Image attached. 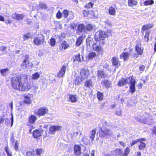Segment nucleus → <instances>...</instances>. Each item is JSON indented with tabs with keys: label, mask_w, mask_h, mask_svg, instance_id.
Masks as SVG:
<instances>
[{
	"label": "nucleus",
	"mask_w": 156,
	"mask_h": 156,
	"mask_svg": "<svg viewBox=\"0 0 156 156\" xmlns=\"http://www.w3.org/2000/svg\"><path fill=\"white\" fill-rule=\"evenodd\" d=\"M23 75H17L12 78L11 85L14 89L20 91Z\"/></svg>",
	"instance_id": "1"
},
{
	"label": "nucleus",
	"mask_w": 156,
	"mask_h": 156,
	"mask_svg": "<svg viewBox=\"0 0 156 156\" xmlns=\"http://www.w3.org/2000/svg\"><path fill=\"white\" fill-rule=\"evenodd\" d=\"M21 83L20 91H27L31 88L30 83L28 81L27 76V75L23 74Z\"/></svg>",
	"instance_id": "2"
},
{
	"label": "nucleus",
	"mask_w": 156,
	"mask_h": 156,
	"mask_svg": "<svg viewBox=\"0 0 156 156\" xmlns=\"http://www.w3.org/2000/svg\"><path fill=\"white\" fill-rule=\"evenodd\" d=\"M130 152L129 148L126 147L124 151V152L121 149L117 148L112 151L111 152L114 156H127Z\"/></svg>",
	"instance_id": "3"
},
{
	"label": "nucleus",
	"mask_w": 156,
	"mask_h": 156,
	"mask_svg": "<svg viewBox=\"0 0 156 156\" xmlns=\"http://www.w3.org/2000/svg\"><path fill=\"white\" fill-rule=\"evenodd\" d=\"M106 36V34L105 32L100 30L96 33L94 38L96 41H98L99 39L102 40L105 39Z\"/></svg>",
	"instance_id": "4"
},
{
	"label": "nucleus",
	"mask_w": 156,
	"mask_h": 156,
	"mask_svg": "<svg viewBox=\"0 0 156 156\" xmlns=\"http://www.w3.org/2000/svg\"><path fill=\"white\" fill-rule=\"evenodd\" d=\"M29 57L24 59L21 64V66L22 69H28L31 68L32 66V63L28 59Z\"/></svg>",
	"instance_id": "5"
},
{
	"label": "nucleus",
	"mask_w": 156,
	"mask_h": 156,
	"mask_svg": "<svg viewBox=\"0 0 156 156\" xmlns=\"http://www.w3.org/2000/svg\"><path fill=\"white\" fill-rule=\"evenodd\" d=\"M44 41V37L42 35H40L38 37L35 38L34 39V43L35 44L40 45L43 43Z\"/></svg>",
	"instance_id": "6"
},
{
	"label": "nucleus",
	"mask_w": 156,
	"mask_h": 156,
	"mask_svg": "<svg viewBox=\"0 0 156 156\" xmlns=\"http://www.w3.org/2000/svg\"><path fill=\"white\" fill-rule=\"evenodd\" d=\"M48 110L46 107H41L37 110L36 114L38 116H43L48 112Z\"/></svg>",
	"instance_id": "7"
},
{
	"label": "nucleus",
	"mask_w": 156,
	"mask_h": 156,
	"mask_svg": "<svg viewBox=\"0 0 156 156\" xmlns=\"http://www.w3.org/2000/svg\"><path fill=\"white\" fill-rule=\"evenodd\" d=\"M133 76L129 77H127L126 79L122 78L119 80L118 85L119 86H123L126 83L129 84V82L130 81L132 80Z\"/></svg>",
	"instance_id": "8"
},
{
	"label": "nucleus",
	"mask_w": 156,
	"mask_h": 156,
	"mask_svg": "<svg viewBox=\"0 0 156 156\" xmlns=\"http://www.w3.org/2000/svg\"><path fill=\"white\" fill-rule=\"evenodd\" d=\"M92 47L93 49L98 53H102L103 51L101 46L100 44H98L97 42L94 43Z\"/></svg>",
	"instance_id": "9"
},
{
	"label": "nucleus",
	"mask_w": 156,
	"mask_h": 156,
	"mask_svg": "<svg viewBox=\"0 0 156 156\" xmlns=\"http://www.w3.org/2000/svg\"><path fill=\"white\" fill-rule=\"evenodd\" d=\"M129 84H130L131 85L129 87V91L131 93H133L135 92V81L133 79V76L132 78V80H131L130 81V82H129Z\"/></svg>",
	"instance_id": "10"
},
{
	"label": "nucleus",
	"mask_w": 156,
	"mask_h": 156,
	"mask_svg": "<svg viewBox=\"0 0 156 156\" xmlns=\"http://www.w3.org/2000/svg\"><path fill=\"white\" fill-rule=\"evenodd\" d=\"M74 154L76 156H79L81 154V148L80 146L75 145L74 147Z\"/></svg>",
	"instance_id": "11"
},
{
	"label": "nucleus",
	"mask_w": 156,
	"mask_h": 156,
	"mask_svg": "<svg viewBox=\"0 0 156 156\" xmlns=\"http://www.w3.org/2000/svg\"><path fill=\"white\" fill-rule=\"evenodd\" d=\"M132 50L130 49L129 50V53L127 52H123L120 55V58H122L124 61L126 60L129 58L130 55V52H131Z\"/></svg>",
	"instance_id": "12"
},
{
	"label": "nucleus",
	"mask_w": 156,
	"mask_h": 156,
	"mask_svg": "<svg viewBox=\"0 0 156 156\" xmlns=\"http://www.w3.org/2000/svg\"><path fill=\"white\" fill-rule=\"evenodd\" d=\"M61 129L62 127L61 126H52L49 128V132L50 133H52L56 131L61 130Z\"/></svg>",
	"instance_id": "13"
},
{
	"label": "nucleus",
	"mask_w": 156,
	"mask_h": 156,
	"mask_svg": "<svg viewBox=\"0 0 156 156\" xmlns=\"http://www.w3.org/2000/svg\"><path fill=\"white\" fill-rule=\"evenodd\" d=\"M89 74L88 71L86 70H81L80 72L81 77L84 80L87 78Z\"/></svg>",
	"instance_id": "14"
},
{
	"label": "nucleus",
	"mask_w": 156,
	"mask_h": 156,
	"mask_svg": "<svg viewBox=\"0 0 156 156\" xmlns=\"http://www.w3.org/2000/svg\"><path fill=\"white\" fill-rule=\"evenodd\" d=\"M32 94H28L27 95L24 96V99L23 102L26 104H29L31 102L30 98L32 96Z\"/></svg>",
	"instance_id": "15"
},
{
	"label": "nucleus",
	"mask_w": 156,
	"mask_h": 156,
	"mask_svg": "<svg viewBox=\"0 0 156 156\" xmlns=\"http://www.w3.org/2000/svg\"><path fill=\"white\" fill-rule=\"evenodd\" d=\"M66 69V67L64 66H63L61 68L60 70L57 73V76L58 77H63L65 74Z\"/></svg>",
	"instance_id": "16"
},
{
	"label": "nucleus",
	"mask_w": 156,
	"mask_h": 156,
	"mask_svg": "<svg viewBox=\"0 0 156 156\" xmlns=\"http://www.w3.org/2000/svg\"><path fill=\"white\" fill-rule=\"evenodd\" d=\"M111 61L112 65L114 66H120V63L118 60V57H113Z\"/></svg>",
	"instance_id": "17"
},
{
	"label": "nucleus",
	"mask_w": 156,
	"mask_h": 156,
	"mask_svg": "<svg viewBox=\"0 0 156 156\" xmlns=\"http://www.w3.org/2000/svg\"><path fill=\"white\" fill-rule=\"evenodd\" d=\"M106 76L105 74L104 71L101 70H99L98 71V79L100 80L102 78H105Z\"/></svg>",
	"instance_id": "18"
},
{
	"label": "nucleus",
	"mask_w": 156,
	"mask_h": 156,
	"mask_svg": "<svg viewBox=\"0 0 156 156\" xmlns=\"http://www.w3.org/2000/svg\"><path fill=\"white\" fill-rule=\"evenodd\" d=\"M136 51L138 55H142L143 48H141V44H139L136 45Z\"/></svg>",
	"instance_id": "19"
},
{
	"label": "nucleus",
	"mask_w": 156,
	"mask_h": 156,
	"mask_svg": "<svg viewBox=\"0 0 156 156\" xmlns=\"http://www.w3.org/2000/svg\"><path fill=\"white\" fill-rule=\"evenodd\" d=\"M42 132V130L40 131L38 130H34L33 132V135L34 138H37L41 135Z\"/></svg>",
	"instance_id": "20"
},
{
	"label": "nucleus",
	"mask_w": 156,
	"mask_h": 156,
	"mask_svg": "<svg viewBox=\"0 0 156 156\" xmlns=\"http://www.w3.org/2000/svg\"><path fill=\"white\" fill-rule=\"evenodd\" d=\"M12 17L13 19L17 20H22L24 17V16L22 14H20L15 13L12 15Z\"/></svg>",
	"instance_id": "21"
},
{
	"label": "nucleus",
	"mask_w": 156,
	"mask_h": 156,
	"mask_svg": "<svg viewBox=\"0 0 156 156\" xmlns=\"http://www.w3.org/2000/svg\"><path fill=\"white\" fill-rule=\"evenodd\" d=\"M108 13L111 15L115 16V15L116 9L113 6L110 7L108 9Z\"/></svg>",
	"instance_id": "22"
},
{
	"label": "nucleus",
	"mask_w": 156,
	"mask_h": 156,
	"mask_svg": "<svg viewBox=\"0 0 156 156\" xmlns=\"http://www.w3.org/2000/svg\"><path fill=\"white\" fill-rule=\"evenodd\" d=\"M69 101L72 103H75L77 101V98L76 95H70L69 96Z\"/></svg>",
	"instance_id": "23"
},
{
	"label": "nucleus",
	"mask_w": 156,
	"mask_h": 156,
	"mask_svg": "<svg viewBox=\"0 0 156 156\" xmlns=\"http://www.w3.org/2000/svg\"><path fill=\"white\" fill-rule=\"evenodd\" d=\"M37 119L36 116L34 115H30L29 117V121L30 123H33L35 122Z\"/></svg>",
	"instance_id": "24"
},
{
	"label": "nucleus",
	"mask_w": 156,
	"mask_h": 156,
	"mask_svg": "<svg viewBox=\"0 0 156 156\" xmlns=\"http://www.w3.org/2000/svg\"><path fill=\"white\" fill-rule=\"evenodd\" d=\"M86 44L87 46H89L91 45L93 46L94 44L93 42V39L91 37H89L86 39Z\"/></svg>",
	"instance_id": "25"
},
{
	"label": "nucleus",
	"mask_w": 156,
	"mask_h": 156,
	"mask_svg": "<svg viewBox=\"0 0 156 156\" xmlns=\"http://www.w3.org/2000/svg\"><path fill=\"white\" fill-rule=\"evenodd\" d=\"M102 132L104 133L105 136H111L113 134V132L108 129H105L104 131H102Z\"/></svg>",
	"instance_id": "26"
},
{
	"label": "nucleus",
	"mask_w": 156,
	"mask_h": 156,
	"mask_svg": "<svg viewBox=\"0 0 156 156\" xmlns=\"http://www.w3.org/2000/svg\"><path fill=\"white\" fill-rule=\"evenodd\" d=\"M102 84L104 85L106 87L108 88L110 87L111 82L107 80H105L102 81Z\"/></svg>",
	"instance_id": "27"
},
{
	"label": "nucleus",
	"mask_w": 156,
	"mask_h": 156,
	"mask_svg": "<svg viewBox=\"0 0 156 156\" xmlns=\"http://www.w3.org/2000/svg\"><path fill=\"white\" fill-rule=\"evenodd\" d=\"M73 62H81V59L80 58V55L79 54H78L74 56L73 58Z\"/></svg>",
	"instance_id": "28"
},
{
	"label": "nucleus",
	"mask_w": 156,
	"mask_h": 156,
	"mask_svg": "<svg viewBox=\"0 0 156 156\" xmlns=\"http://www.w3.org/2000/svg\"><path fill=\"white\" fill-rule=\"evenodd\" d=\"M97 56L95 52H92L89 53L88 55V58L90 59H93Z\"/></svg>",
	"instance_id": "29"
},
{
	"label": "nucleus",
	"mask_w": 156,
	"mask_h": 156,
	"mask_svg": "<svg viewBox=\"0 0 156 156\" xmlns=\"http://www.w3.org/2000/svg\"><path fill=\"white\" fill-rule=\"evenodd\" d=\"M152 27L153 25L152 24H148L144 25L142 27V30L144 31L146 30L149 29L151 28Z\"/></svg>",
	"instance_id": "30"
},
{
	"label": "nucleus",
	"mask_w": 156,
	"mask_h": 156,
	"mask_svg": "<svg viewBox=\"0 0 156 156\" xmlns=\"http://www.w3.org/2000/svg\"><path fill=\"white\" fill-rule=\"evenodd\" d=\"M128 4L129 6H132L133 5H136L137 4V2L135 0H129Z\"/></svg>",
	"instance_id": "31"
},
{
	"label": "nucleus",
	"mask_w": 156,
	"mask_h": 156,
	"mask_svg": "<svg viewBox=\"0 0 156 156\" xmlns=\"http://www.w3.org/2000/svg\"><path fill=\"white\" fill-rule=\"evenodd\" d=\"M96 131L94 130H93L90 132V137L92 141L94 140L95 135Z\"/></svg>",
	"instance_id": "32"
},
{
	"label": "nucleus",
	"mask_w": 156,
	"mask_h": 156,
	"mask_svg": "<svg viewBox=\"0 0 156 156\" xmlns=\"http://www.w3.org/2000/svg\"><path fill=\"white\" fill-rule=\"evenodd\" d=\"M78 29L79 31L82 32L85 29V27L83 24H80L78 26Z\"/></svg>",
	"instance_id": "33"
},
{
	"label": "nucleus",
	"mask_w": 156,
	"mask_h": 156,
	"mask_svg": "<svg viewBox=\"0 0 156 156\" xmlns=\"http://www.w3.org/2000/svg\"><path fill=\"white\" fill-rule=\"evenodd\" d=\"M83 41V37H79L77 40L76 42V46H78L80 45Z\"/></svg>",
	"instance_id": "34"
},
{
	"label": "nucleus",
	"mask_w": 156,
	"mask_h": 156,
	"mask_svg": "<svg viewBox=\"0 0 156 156\" xmlns=\"http://www.w3.org/2000/svg\"><path fill=\"white\" fill-rule=\"evenodd\" d=\"M30 38H31V36L30 34L29 33L23 34L22 37L23 41L27 40Z\"/></svg>",
	"instance_id": "35"
},
{
	"label": "nucleus",
	"mask_w": 156,
	"mask_h": 156,
	"mask_svg": "<svg viewBox=\"0 0 156 156\" xmlns=\"http://www.w3.org/2000/svg\"><path fill=\"white\" fill-rule=\"evenodd\" d=\"M83 80L79 76H77L76 77V79L75 82V84H79L80 83H81Z\"/></svg>",
	"instance_id": "36"
},
{
	"label": "nucleus",
	"mask_w": 156,
	"mask_h": 156,
	"mask_svg": "<svg viewBox=\"0 0 156 156\" xmlns=\"http://www.w3.org/2000/svg\"><path fill=\"white\" fill-rule=\"evenodd\" d=\"M85 86L88 87H92V81L90 80H88L85 82Z\"/></svg>",
	"instance_id": "37"
},
{
	"label": "nucleus",
	"mask_w": 156,
	"mask_h": 156,
	"mask_svg": "<svg viewBox=\"0 0 156 156\" xmlns=\"http://www.w3.org/2000/svg\"><path fill=\"white\" fill-rule=\"evenodd\" d=\"M97 97L99 100H102L103 98V95L100 92L98 91L97 93Z\"/></svg>",
	"instance_id": "38"
},
{
	"label": "nucleus",
	"mask_w": 156,
	"mask_h": 156,
	"mask_svg": "<svg viewBox=\"0 0 156 156\" xmlns=\"http://www.w3.org/2000/svg\"><path fill=\"white\" fill-rule=\"evenodd\" d=\"M154 3V1L153 0H147L144 2V3L145 5H148L153 4Z\"/></svg>",
	"instance_id": "39"
},
{
	"label": "nucleus",
	"mask_w": 156,
	"mask_h": 156,
	"mask_svg": "<svg viewBox=\"0 0 156 156\" xmlns=\"http://www.w3.org/2000/svg\"><path fill=\"white\" fill-rule=\"evenodd\" d=\"M40 77V74L38 72H36L32 75V79L34 80H37Z\"/></svg>",
	"instance_id": "40"
},
{
	"label": "nucleus",
	"mask_w": 156,
	"mask_h": 156,
	"mask_svg": "<svg viewBox=\"0 0 156 156\" xmlns=\"http://www.w3.org/2000/svg\"><path fill=\"white\" fill-rule=\"evenodd\" d=\"M140 144L139 145L138 147L140 150H143L146 147V145L145 143L143 142H140Z\"/></svg>",
	"instance_id": "41"
},
{
	"label": "nucleus",
	"mask_w": 156,
	"mask_h": 156,
	"mask_svg": "<svg viewBox=\"0 0 156 156\" xmlns=\"http://www.w3.org/2000/svg\"><path fill=\"white\" fill-rule=\"evenodd\" d=\"M61 46L62 49L64 48L65 49H67L69 46L68 44H67V43L65 41H63L62 42L61 44Z\"/></svg>",
	"instance_id": "42"
},
{
	"label": "nucleus",
	"mask_w": 156,
	"mask_h": 156,
	"mask_svg": "<svg viewBox=\"0 0 156 156\" xmlns=\"http://www.w3.org/2000/svg\"><path fill=\"white\" fill-rule=\"evenodd\" d=\"M104 23L105 25L111 27L112 26L111 22L109 20H106L105 21Z\"/></svg>",
	"instance_id": "43"
},
{
	"label": "nucleus",
	"mask_w": 156,
	"mask_h": 156,
	"mask_svg": "<svg viewBox=\"0 0 156 156\" xmlns=\"http://www.w3.org/2000/svg\"><path fill=\"white\" fill-rule=\"evenodd\" d=\"M149 31L147 30L146 31V32L145 35V36H144V40H145V41H146L147 42H148V41H149L148 37H149Z\"/></svg>",
	"instance_id": "44"
},
{
	"label": "nucleus",
	"mask_w": 156,
	"mask_h": 156,
	"mask_svg": "<svg viewBox=\"0 0 156 156\" xmlns=\"http://www.w3.org/2000/svg\"><path fill=\"white\" fill-rule=\"evenodd\" d=\"M8 70L9 69L7 68L2 69L0 71V73L2 76H5L6 75L7 72H8Z\"/></svg>",
	"instance_id": "45"
},
{
	"label": "nucleus",
	"mask_w": 156,
	"mask_h": 156,
	"mask_svg": "<svg viewBox=\"0 0 156 156\" xmlns=\"http://www.w3.org/2000/svg\"><path fill=\"white\" fill-rule=\"evenodd\" d=\"M49 43L51 46H54L55 44V39L53 38H51L50 41H49Z\"/></svg>",
	"instance_id": "46"
},
{
	"label": "nucleus",
	"mask_w": 156,
	"mask_h": 156,
	"mask_svg": "<svg viewBox=\"0 0 156 156\" xmlns=\"http://www.w3.org/2000/svg\"><path fill=\"white\" fill-rule=\"evenodd\" d=\"M93 28V26L91 24H87L85 27V29L88 31L91 30Z\"/></svg>",
	"instance_id": "47"
},
{
	"label": "nucleus",
	"mask_w": 156,
	"mask_h": 156,
	"mask_svg": "<svg viewBox=\"0 0 156 156\" xmlns=\"http://www.w3.org/2000/svg\"><path fill=\"white\" fill-rule=\"evenodd\" d=\"M62 14L65 18H67L69 14L68 11L66 10H64L62 12Z\"/></svg>",
	"instance_id": "48"
},
{
	"label": "nucleus",
	"mask_w": 156,
	"mask_h": 156,
	"mask_svg": "<svg viewBox=\"0 0 156 156\" xmlns=\"http://www.w3.org/2000/svg\"><path fill=\"white\" fill-rule=\"evenodd\" d=\"M43 151L42 149H37L36 150V154L39 155H40L41 154L43 153Z\"/></svg>",
	"instance_id": "49"
},
{
	"label": "nucleus",
	"mask_w": 156,
	"mask_h": 156,
	"mask_svg": "<svg viewBox=\"0 0 156 156\" xmlns=\"http://www.w3.org/2000/svg\"><path fill=\"white\" fill-rule=\"evenodd\" d=\"M27 156H36V155L31 151H28L27 153Z\"/></svg>",
	"instance_id": "50"
},
{
	"label": "nucleus",
	"mask_w": 156,
	"mask_h": 156,
	"mask_svg": "<svg viewBox=\"0 0 156 156\" xmlns=\"http://www.w3.org/2000/svg\"><path fill=\"white\" fill-rule=\"evenodd\" d=\"M62 14L60 11H58L56 14V17L58 19H60L61 18Z\"/></svg>",
	"instance_id": "51"
},
{
	"label": "nucleus",
	"mask_w": 156,
	"mask_h": 156,
	"mask_svg": "<svg viewBox=\"0 0 156 156\" xmlns=\"http://www.w3.org/2000/svg\"><path fill=\"white\" fill-rule=\"evenodd\" d=\"M136 119L137 121H138L139 122H142L144 123H146L147 122V120L146 119H144L142 121L140 119H139L138 118H136Z\"/></svg>",
	"instance_id": "52"
},
{
	"label": "nucleus",
	"mask_w": 156,
	"mask_h": 156,
	"mask_svg": "<svg viewBox=\"0 0 156 156\" xmlns=\"http://www.w3.org/2000/svg\"><path fill=\"white\" fill-rule=\"evenodd\" d=\"M68 19L70 20L74 18V15L72 13H69L68 16Z\"/></svg>",
	"instance_id": "53"
},
{
	"label": "nucleus",
	"mask_w": 156,
	"mask_h": 156,
	"mask_svg": "<svg viewBox=\"0 0 156 156\" xmlns=\"http://www.w3.org/2000/svg\"><path fill=\"white\" fill-rule=\"evenodd\" d=\"M40 7L42 9H45L47 8L46 5L44 4L41 3L39 5Z\"/></svg>",
	"instance_id": "54"
},
{
	"label": "nucleus",
	"mask_w": 156,
	"mask_h": 156,
	"mask_svg": "<svg viewBox=\"0 0 156 156\" xmlns=\"http://www.w3.org/2000/svg\"><path fill=\"white\" fill-rule=\"evenodd\" d=\"M94 4H92L91 2H89L88 4H86L85 7L88 8H90L92 7Z\"/></svg>",
	"instance_id": "55"
},
{
	"label": "nucleus",
	"mask_w": 156,
	"mask_h": 156,
	"mask_svg": "<svg viewBox=\"0 0 156 156\" xmlns=\"http://www.w3.org/2000/svg\"><path fill=\"white\" fill-rule=\"evenodd\" d=\"M89 12L86 11H83V14L84 16H88V15L89 14Z\"/></svg>",
	"instance_id": "56"
},
{
	"label": "nucleus",
	"mask_w": 156,
	"mask_h": 156,
	"mask_svg": "<svg viewBox=\"0 0 156 156\" xmlns=\"http://www.w3.org/2000/svg\"><path fill=\"white\" fill-rule=\"evenodd\" d=\"M139 140L137 139L133 140L131 144V146H133L135 144L137 143V142H139Z\"/></svg>",
	"instance_id": "57"
},
{
	"label": "nucleus",
	"mask_w": 156,
	"mask_h": 156,
	"mask_svg": "<svg viewBox=\"0 0 156 156\" xmlns=\"http://www.w3.org/2000/svg\"><path fill=\"white\" fill-rule=\"evenodd\" d=\"M115 113L116 115L118 116H121L122 115V111L120 110L119 111H116Z\"/></svg>",
	"instance_id": "58"
},
{
	"label": "nucleus",
	"mask_w": 156,
	"mask_h": 156,
	"mask_svg": "<svg viewBox=\"0 0 156 156\" xmlns=\"http://www.w3.org/2000/svg\"><path fill=\"white\" fill-rule=\"evenodd\" d=\"M70 26L72 28L74 29L76 27V24L75 23H73L71 24Z\"/></svg>",
	"instance_id": "59"
},
{
	"label": "nucleus",
	"mask_w": 156,
	"mask_h": 156,
	"mask_svg": "<svg viewBox=\"0 0 156 156\" xmlns=\"http://www.w3.org/2000/svg\"><path fill=\"white\" fill-rule=\"evenodd\" d=\"M145 68V66L144 65H142L140 67L139 70L140 71H143L144 69Z\"/></svg>",
	"instance_id": "60"
},
{
	"label": "nucleus",
	"mask_w": 156,
	"mask_h": 156,
	"mask_svg": "<svg viewBox=\"0 0 156 156\" xmlns=\"http://www.w3.org/2000/svg\"><path fill=\"white\" fill-rule=\"evenodd\" d=\"M33 89L35 90H36L38 88V87L37 84H33Z\"/></svg>",
	"instance_id": "61"
},
{
	"label": "nucleus",
	"mask_w": 156,
	"mask_h": 156,
	"mask_svg": "<svg viewBox=\"0 0 156 156\" xmlns=\"http://www.w3.org/2000/svg\"><path fill=\"white\" fill-rule=\"evenodd\" d=\"M14 148L16 151H17L18 149V145L17 143L16 142L15 144V146H14Z\"/></svg>",
	"instance_id": "62"
},
{
	"label": "nucleus",
	"mask_w": 156,
	"mask_h": 156,
	"mask_svg": "<svg viewBox=\"0 0 156 156\" xmlns=\"http://www.w3.org/2000/svg\"><path fill=\"white\" fill-rule=\"evenodd\" d=\"M109 65L107 64H105L103 66V67L106 69H107L108 70L111 71L110 69H109Z\"/></svg>",
	"instance_id": "63"
},
{
	"label": "nucleus",
	"mask_w": 156,
	"mask_h": 156,
	"mask_svg": "<svg viewBox=\"0 0 156 156\" xmlns=\"http://www.w3.org/2000/svg\"><path fill=\"white\" fill-rule=\"evenodd\" d=\"M7 49V47L6 46H3L1 47V50L3 51H5Z\"/></svg>",
	"instance_id": "64"
}]
</instances>
